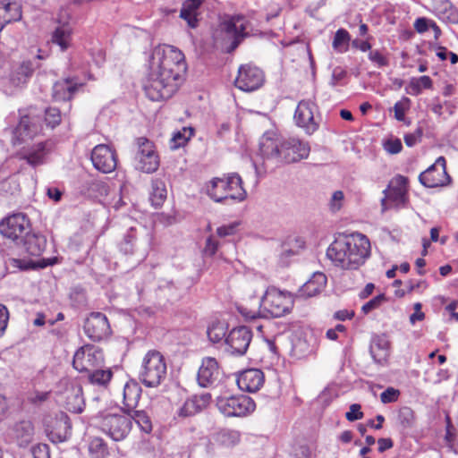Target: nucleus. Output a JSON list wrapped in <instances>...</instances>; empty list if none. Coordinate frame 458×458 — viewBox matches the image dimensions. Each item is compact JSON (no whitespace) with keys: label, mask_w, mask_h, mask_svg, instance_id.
<instances>
[{"label":"nucleus","mask_w":458,"mask_h":458,"mask_svg":"<svg viewBox=\"0 0 458 458\" xmlns=\"http://www.w3.org/2000/svg\"><path fill=\"white\" fill-rule=\"evenodd\" d=\"M140 235L143 236V238L140 242V245L144 247V250H143L144 252L142 255L144 257L151 244L152 237H151L150 233H148L147 232V230L143 229V228H141V230L140 232Z\"/></svg>","instance_id":"338daca9"},{"label":"nucleus","mask_w":458,"mask_h":458,"mask_svg":"<svg viewBox=\"0 0 458 458\" xmlns=\"http://www.w3.org/2000/svg\"><path fill=\"white\" fill-rule=\"evenodd\" d=\"M283 148L284 139L275 132H266L260 138L259 156L263 161L265 172L282 164Z\"/></svg>","instance_id":"0eeeda50"},{"label":"nucleus","mask_w":458,"mask_h":458,"mask_svg":"<svg viewBox=\"0 0 458 458\" xmlns=\"http://www.w3.org/2000/svg\"><path fill=\"white\" fill-rule=\"evenodd\" d=\"M89 453L91 458H106L109 454L106 444L100 437H93L90 440Z\"/></svg>","instance_id":"79ce46f5"},{"label":"nucleus","mask_w":458,"mask_h":458,"mask_svg":"<svg viewBox=\"0 0 458 458\" xmlns=\"http://www.w3.org/2000/svg\"><path fill=\"white\" fill-rule=\"evenodd\" d=\"M52 41L59 46L62 51L66 50L71 41L70 28L65 25L57 27L53 33Z\"/></svg>","instance_id":"4c0bfd02"},{"label":"nucleus","mask_w":458,"mask_h":458,"mask_svg":"<svg viewBox=\"0 0 458 458\" xmlns=\"http://www.w3.org/2000/svg\"><path fill=\"white\" fill-rule=\"evenodd\" d=\"M201 4L202 0H186L182 4L180 17L186 21L191 28H196L198 26L199 9Z\"/></svg>","instance_id":"cd10ccee"},{"label":"nucleus","mask_w":458,"mask_h":458,"mask_svg":"<svg viewBox=\"0 0 458 458\" xmlns=\"http://www.w3.org/2000/svg\"><path fill=\"white\" fill-rule=\"evenodd\" d=\"M141 388L136 382H128L123 387V403L128 411L135 409L140 398Z\"/></svg>","instance_id":"473e14b6"},{"label":"nucleus","mask_w":458,"mask_h":458,"mask_svg":"<svg viewBox=\"0 0 458 458\" xmlns=\"http://www.w3.org/2000/svg\"><path fill=\"white\" fill-rule=\"evenodd\" d=\"M370 255V242L360 233L343 235L335 239L327 248V258L342 269L356 270Z\"/></svg>","instance_id":"f03ea898"},{"label":"nucleus","mask_w":458,"mask_h":458,"mask_svg":"<svg viewBox=\"0 0 458 458\" xmlns=\"http://www.w3.org/2000/svg\"><path fill=\"white\" fill-rule=\"evenodd\" d=\"M84 332L94 342L101 341L108 336L111 329L106 315L100 312L91 313L85 320Z\"/></svg>","instance_id":"dca6fc26"},{"label":"nucleus","mask_w":458,"mask_h":458,"mask_svg":"<svg viewBox=\"0 0 458 458\" xmlns=\"http://www.w3.org/2000/svg\"><path fill=\"white\" fill-rule=\"evenodd\" d=\"M23 243L26 250L32 256H39L46 249L47 240L41 234L30 233V231L17 244Z\"/></svg>","instance_id":"c85d7f7f"},{"label":"nucleus","mask_w":458,"mask_h":458,"mask_svg":"<svg viewBox=\"0 0 458 458\" xmlns=\"http://www.w3.org/2000/svg\"><path fill=\"white\" fill-rule=\"evenodd\" d=\"M13 437L20 446L28 445L33 439L34 427L29 420L16 423L13 428Z\"/></svg>","instance_id":"c756f323"},{"label":"nucleus","mask_w":458,"mask_h":458,"mask_svg":"<svg viewBox=\"0 0 458 458\" xmlns=\"http://www.w3.org/2000/svg\"><path fill=\"white\" fill-rule=\"evenodd\" d=\"M248 26L249 21L242 15H234L223 21L213 34L215 45L227 53L233 52L249 36Z\"/></svg>","instance_id":"20e7f679"},{"label":"nucleus","mask_w":458,"mask_h":458,"mask_svg":"<svg viewBox=\"0 0 458 458\" xmlns=\"http://www.w3.org/2000/svg\"><path fill=\"white\" fill-rule=\"evenodd\" d=\"M293 307V299L289 293L270 287L260 300L259 310H252L240 307L239 311L246 319L251 320L259 317L267 316L280 318L290 313Z\"/></svg>","instance_id":"7ed1b4c3"},{"label":"nucleus","mask_w":458,"mask_h":458,"mask_svg":"<svg viewBox=\"0 0 458 458\" xmlns=\"http://www.w3.org/2000/svg\"><path fill=\"white\" fill-rule=\"evenodd\" d=\"M9 320V312L7 308L0 303V337L4 335Z\"/></svg>","instance_id":"13d9d810"},{"label":"nucleus","mask_w":458,"mask_h":458,"mask_svg":"<svg viewBox=\"0 0 458 458\" xmlns=\"http://www.w3.org/2000/svg\"><path fill=\"white\" fill-rule=\"evenodd\" d=\"M167 365L165 357L156 350L148 351L143 357L139 378L147 387H157L165 379Z\"/></svg>","instance_id":"423d86ee"},{"label":"nucleus","mask_w":458,"mask_h":458,"mask_svg":"<svg viewBox=\"0 0 458 458\" xmlns=\"http://www.w3.org/2000/svg\"><path fill=\"white\" fill-rule=\"evenodd\" d=\"M327 276L321 272H316L312 275L299 290V295L305 298L313 297L325 288L327 284Z\"/></svg>","instance_id":"bb28decb"},{"label":"nucleus","mask_w":458,"mask_h":458,"mask_svg":"<svg viewBox=\"0 0 458 458\" xmlns=\"http://www.w3.org/2000/svg\"><path fill=\"white\" fill-rule=\"evenodd\" d=\"M349 41L350 35L348 31L344 29H340L335 34L333 40V47L338 52H345L348 48Z\"/></svg>","instance_id":"c03bdc74"},{"label":"nucleus","mask_w":458,"mask_h":458,"mask_svg":"<svg viewBox=\"0 0 458 458\" xmlns=\"http://www.w3.org/2000/svg\"><path fill=\"white\" fill-rule=\"evenodd\" d=\"M236 382L241 390L254 393L263 386L264 374L258 369H247L238 376Z\"/></svg>","instance_id":"4be33fe9"},{"label":"nucleus","mask_w":458,"mask_h":458,"mask_svg":"<svg viewBox=\"0 0 458 458\" xmlns=\"http://www.w3.org/2000/svg\"><path fill=\"white\" fill-rule=\"evenodd\" d=\"M310 148L308 143L301 141L298 139H284V148L282 155V164L295 163L307 158Z\"/></svg>","instance_id":"aec40b11"},{"label":"nucleus","mask_w":458,"mask_h":458,"mask_svg":"<svg viewBox=\"0 0 458 458\" xmlns=\"http://www.w3.org/2000/svg\"><path fill=\"white\" fill-rule=\"evenodd\" d=\"M218 242L213 238V236H209L206 241V245L204 248V252L206 255L213 256L216 254L218 248Z\"/></svg>","instance_id":"0e129e2a"},{"label":"nucleus","mask_w":458,"mask_h":458,"mask_svg":"<svg viewBox=\"0 0 458 458\" xmlns=\"http://www.w3.org/2000/svg\"><path fill=\"white\" fill-rule=\"evenodd\" d=\"M128 411L129 413L127 416L131 418V421L134 420L140 428L146 433H149L151 431V421L144 411L132 409Z\"/></svg>","instance_id":"58836bf2"},{"label":"nucleus","mask_w":458,"mask_h":458,"mask_svg":"<svg viewBox=\"0 0 458 458\" xmlns=\"http://www.w3.org/2000/svg\"><path fill=\"white\" fill-rule=\"evenodd\" d=\"M317 106L307 100L299 102L294 114L296 124L303 128L307 133L311 134L318 128V123L315 120L314 112Z\"/></svg>","instance_id":"6ab92c4d"},{"label":"nucleus","mask_w":458,"mask_h":458,"mask_svg":"<svg viewBox=\"0 0 458 458\" xmlns=\"http://www.w3.org/2000/svg\"><path fill=\"white\" fill-rule=\"evenodd\" d=\"M226 331V324L225 322L216 320L211 322L208 326L207 335L212 343H218L225 338Z\"/></svg>","instance_id":"ea45409f"},{"label":"nucleus","mask_w":458,"mask_h":458,"mask_svg":"<svg viewBox=\"0 0 458 458\" xmlns=\"http://www.w3.org/2000/svg\"><path fill=\"white\" fill-rule=\"evenodd\" d=\"M397 420L403 427H409L413 420V411L409 407H403L399 410Z\"/></svg>","instance_id":"09e8293b"},{"label":"nucleus","mask_w":458,"mask_h":458,"mask_svg":"<svg viewBox=\"0 0 458 458\" xmlns=\"http://www.w3.org/2000/svg\"><path fill=\"white\" fill-rule=\"evenodd\" d=\"M36 66L31 61H24L14 68L11 74V81L15 86L24 85L31 77Z\"/></svg>","instance_id":"2f4dec72"},{"label":"nucleus","mask_w":458,"mask_h":458,"mask_svg":"<svg viewBox=\"0 0 458 458\" xmlns=\"http://www.w3.org/2000/svg\"><path fill=\"white\" fill-rule=\"evenodd\" d=\"M446 163L444 157L437 158L436 162L419 176L420 182L427 188L443 187L447 185L451 178L446 172Z\"/></svg>","instance_id":"9b49d317"},{"label":"nucleus","mask_w":458,"mask_h":458,"mask_svg":"<svg viewBox=\"0 0 458 458\" xmlns=\"http://www.w3.org/2000/svg\"><path fill=\"white\" fill-rule=\"evenodd\" d=\"M385 149L390 154H397L402 150V142L400 140H389L385 144Z\"/></svg>","instance_id":"680f3d73"},{"label":"nucleus","mask_w":458,"mask_h":458,"mask_svg":"<svg viewBox=\"0 0 458 458\" xmlns=\"http://www.w3.org/2000/svg\"><path fill=\"white\" fill-rule=\"evenodd\" d=\"M435 9L439 13H446L451 9L452 4L449 0H433Z\"/></svg>","instance_id":"774afa93"},{"label":"nucleus","mask_w":458,"mask_h":458,"mask_svg":"<svg viewBox=\"0 0 458 458\" xmlns=\"http://www.w3.org/2000/svg\"><path fill=\"white\" fill-rule=\"evenodd\" d=\"M252 338V333L247 327L232 329L225 338V350L232 355L242 356L246 353Z\"/></svg>","instance_id":"2eb2a0df"},{"label":"nucleus","mask_w":458,"mask_h":458,"mask_svg":"<svg viewBox=\"0 0 458 458\" xmlns=\"http://www.w3.org/2000/svg\"><path fill=\"white\" fill-rule=\"evenodd\" d=\"M85 403L82 395V388L80 386L72 387L71 394L66 396V408L73 413H81Z\"/></svg>","instance_id":"72a5a7b5"},{"label":"nucleus","mask_w":458,"mask_h":458,"mask_svg":"<svg viewBox=\"0 0 458 458\" xmlns=\"http://www.w3.org/2000/svg\"><path fill=\"white\" fill-rule=\"evenodd\" d=\"M237 225L238 224L236 223L222 225L216 229V233L219 237L233 235L236 233Z\"/></svg>","instance_id":"bf43d9fd"},{"label":"nucleus","mask_w":458,"mask_h":458,"mask_svg":"<svg viewBox=\"0 0 458 458\" xmlns=\"http://www.w3.org/2000/svg\"><path fill=\"white\" fill-rule=\"evenodd\" d=\"M193 133L194 130L191 127H183L182 130L175 131L170 141V148L177 149L184 146L193 136Z\"/></svg>","instance_id":"a19ab883"},{"label":"nucleus","mask_w":458,"mask_h":458,"mask_svg":"<svg viewBox=\"0 0 458 458\" xmlns=\"http://www.w3.org/2000/svg\"><path fill=\"white\" fill-rule=\"evenodd\" d=\"M361 406L358 403H353L350 406L349 411L346 412L345 417L349 421L358 420L363 418V412L360 411Z\"/></svg>","instance_id":"864d4df0"},{"label":"nucleus","mask_w":458,"mask_h":458,"mask_svg":"<svg viewBox=\"0 0 458 458\" xmlns=\"http://www.w3.org/2000/svg\"><path fill=\"white\" fill-rule=\"evenodd\" d=\"M206 191L216 202L227 199L242 201L247 196L242 178L236 173L229 174L223 178H213L207 183Z\"/></svg>","instance_id":"39448f33"},{"label":"nucleus","mask_w":458,"mask_h":458,"mask_svg":"<svg viewBox=\"0 0 458 458\" xmlns=\"http://www.w3.org/2000/svg\"><path fill=\"white\" fill-rule=\"evenodd\" d=\"M369 59L375 63L378 67L386 66L388 60L378 50H371L369 53Z\"/></svg>","instance_id":"6e6d98bb"},{"label":"nucleus","mask_w":458,"mask_h":458,"mask_svg":"<svg viewBox=\"0 0 458 458\" xmlns=\"http://www.w3.org/2000/svg\"><path fill=\"white\" fill-rule=\"evenodd\" d=\"M138 152L136 154L137 169L151 174L159 166V157L155 150L153 143L146 138L138 139Z\"/></svg>","instance_id":"f8f14e48"},{"label":"nucleus","mask_w":458,"mask_h":458,"mask_svg":"<svg viewBox=\"0 0 458 458\" xmlns=\"http://www.w3.org/2000/svg\"><path fill=\"white\" fill-rule=\"evenodd\" d=\"M218 363L215 358L206 357L199 369L197 380L200 386L208 387L215 384L219 377Z\"/></svg>","instance_id":"412c9836"},{"label":"nucleus","mask_w":458,"mask_h":458,"mask_svg":"<svg viewBox=\"0 0 458 458\" xmlns=\"http://www.w3.org/2000/svg\"><path fill=\"white\" fill-rule=\"evenodd\" d=\"M137 230L133 227H131L124 236L123 242L121 245V250L125 254H132L136 251L134 249V242L137 240Z\"/></svg>","instance_id":"a18cd8bd"},{"label":"nucleus","mask_w":458,"mask_h":458,"mask_svg":"<svg viewBox=\"0 0 458 458\" xmlns=\"http://www.w3.org/2000/svg\"><path fill=\"white\" fill-rule=\"evenodd\" d=\"M211 396L209 394L193 395L188 398L178 409V417L185 419L196 415L208 405Z\"/></svg>","instance_id":"5701e85b"},{"label":"nucleus","mask_w":458,"mask_h":458,"mask_svg":"<svg viewBox=\"0 0 458 458\" xmlns=\"http://www.w3.org/2000/svg\"><path fill=\"white\" fill-rule=\"evenodd\" d=\"M264 81L262 70L251 64H243L239 67L234 84L242 91H253L260 88Z\"/></svg>","instance_id":"ddd939ff"},{"label":"nucleus","mask_w":458,"mask_h":458,"mask_svg":"<svg viewBox=\"0 0 458 458\" xmlns=\"http://www.w3.org/2000/svg\"><path fill=\"white\" fill-rule=\"evenodd\" d=\"M152 191L150 193V201L152 206L159 208L166 199L167 191L165 182L162 180L156 179L152 181Z\"/></svg>","instance_id":"c9c22d12"},{"label":"nucleus","mask_w":458,"mask_h":458,"mask_svg":"<svg viewBox=\"0 0 458 458\" xmlns=\"http://www.w3.org/2000/svg\"><path fill=\"white\" fill-rule=\"evenodd\" d=\"M344 199V195L342 191H335L332 194V197H331V199L329 202L330 209L333 212H336V211L340 210V208L343 207Z\"/></svg>","instance_id":"3c124183"},{"label":"nucleus","mask_w":458,"mask_h":458,"mask_svg":"<svg viewBox=\"0 0 458 458\" xmlns=\"http://www.w3.org/2000/svg\"><path fill=\"white\" fill-rule=\"evenodd\" d=\"M407 178L403 175H397L389 185V189L384 192L386 198L393 201L396 206H404L407 201Z\"/></svg>","instance_id":"393cba45"},{"label":"nucleus","mask_w":458,"mask_h":458,"mask_svg":"<svg viewBox=\"0 0 458 458\" xmlns=\"http://www.w3.org/2000/svg\"><path fill=\"white\" fill-rule=\"evenodd\" d=\"M346 75L347 72L344 69L341 67H335L332 72L329 84L332 87H335L341 81H343L346 77Z\"/></svg>","instance_id":"4d7b16f0"},{"label":"nucleus","mask_w":458,"mask_h":458,"mask_svg":"<svg viewBox=\"0 0 458 458\" xmlns=\"http://www.w3.org/2000/svg\"><path fill=\"white\" fill-rule=\"evenodd\" d=\"M33 458H51L49 446L47 444H38L32 447Z\"/></svg>","instance_id":"603ef678"},{"label":"nucleus","mask_w":458,"mask_h":458,"mask_svg":"<svg viewBox=\"0 0 458 458\" xmlns=\"http://www.w3.org/2000/svg\"><path fill=\"white\" fill-rule=\"evenodd\" d=\"M113 373L110 369H95L89 374L90 383L98 386H106L112 378Z\"/></svg>","instance_id":"37998d69"},{"label":"nucleus","mask_w":458,"mask_h":458,"mask_svg":"<svg viewBox=\"0 0 458 458\" xmlns=\"http://www.w3.org/2000/svg\"><path fill=\"white\" fill-rule=\"evenodd\" d=\"M30 231V220L22 213L13 214L0 223L1 234L16 243L22 241Z\"/></svg>","instance_id":"1a4fd4ad"},{"label":"nucleus","mask_w":458,"mask_h":458,"mask_svg":"<svg viewBox=\"0 0 458 458\" xmlns=\"http://www.w3.org/2000/svg\"><path fill=\"white\" fill-rule=\"evenodd\" d=\"M9 265L13 267L19 268L21 270H27L33 267L31 262L26 261L20 259H10Z\"/></svg>","instance_id":"69168bd1"},{"label":"nucleus","mask_w":458,"mask_h":458,"mask_svg":"<svg viewBox=\"0 0 458 458\" xmlns=\"http://www.w3.org/2000/svg\"><path fill=\"white\" fill-rule=\"evenodd\" d=\"M185 69L184 55L170 45H159L153 50L150 72L144 85L147 97L152 101L167 99L177 89L176 81Z\"/></svg>","instance_id":"f257e3e1"},{"label":"nucleus","mask_w":458,"mask_h":458,"mask_svg":"<svg viewBox=\"0 0 458 458\" xmlns=\"http://www.w3.org/2000/svg\"><path fill=\"white\" fill-rule=\"evenodd\" d=\"M390 342L386 335H379L372 338L369 352L375 362L385 363L389 357Z\"/></svg>","instance_id":"a878e982"},{"label":"nucleus","mask_w":458,"mask_h":458,"mask_svg":"<svg viewBox=\"0 0 458 458\" xmlns=\"http://www.w3.org/2000/svg\"><path fill=\"white\" fill-rule=\"evenodd\" d=\"M81 86L75 78L60 80L53 86V98L57 101L70 100Z\"/></svg>","instance_id":"b1692460"},{"label":"nucleus","mask_w":458,"mask_h":458,"mask_svg":"<svg viewBox=\"0 0 458 458\" xmlns=\"http://www.w3.org/2000/svg\"><path fill=\"white\" fill-rule=\"evenodd\" d=\"M432 80L429 76L423 75L419 78H411L406 91L408 94L417 96L421 93L422 89H431Z\"/></svg>","instance_id":"e433bc0d"},{"label":"nucleus","mask_w":458,"mask_h":458,"mask_svg":"<svg viewBox=\"0 0 458 458\" xmlns=\"http://www.w3.org/2000/svg\"><path fill=\"white\" fill-rule=\"evenodd\" d=\"M99 428L113 440L121 441L131 428V418L125 414H106L101 419Z\"/></svg>","instance_id":"9d476101"},{"label":"nucleus","mask_w":458,"mask_h":458,"mask_svg":"<svg viewBox=\"0 0 458 458\" xmlns=\"http://www.w3.org/2000/svg\"><path fill=\"white\" fill-rule=\"evenodd\" d=\"M48 396L49 392H34L29 395L28 400L30 403L38 405L47 401Z\"/></svg>","instance_id":"052dcab7"},{"label":"nucleus","mask_w":458,"mask_h":458,"mask_svg":"<svg viewBox=\"0 0 458 458\" xmlns=\"http://www.w3.org/2000/svg\"><path fill=\"white\" fill-rule=\"evenodd\" d=\"M45 121L48 126L55 128L61 122V114L57 108L50 107L46 110Z\"/></svg>","instance_id":"de8ad7c7"},{"label":"nucleus","mask_w":458,"mask_h":458,"mask_svg":"<svg viewBox=\"0 0 458 458\" xmlns=\"http://www.w3.org/2000/svg\"><path fill=\"white\" fill-rule=\"evenodd\" d=\"M411 106L410 98L403 97L400 101L396 102L394 106V118L398 121H404L405 113Z\"/></svg>","instance_id":"49530a36"},{"label":"nucleus","mask_w":458,"mask_h":458,"mask_svg":"<svg viewBox=\"0 0 458 458\" xmlns=\"http://www.w3.org/2000/svg\"><path fill=\"white\" fill-rule=\"evenodd\" d=\"M216 406L226 417H243L255 410L254 402L246 395L219 396Z\"/></svg>","instance_id":"6e6552de"},{"label":"nucleus","mask_w":458,"mask_h":458,"mask_svg":"<svg viewBox=\"0 0 458 458\" xmlns=\"http://www.w3.org/2000/svg\"><path fill=\"white\" fill-rule=\"evenodd\" d=\"M91 161L97 170L105 174L113 172L117 165L114 151L104 144L98 145L93 148Z\"/></svg>","instance_id":"a211bd4d"},{"label":"nucleus","mask_w":458,"mask_h":458,"mask_svg":"<svg viewBox=\"0 0 458 458\" xmlns=\"http://www.w3.org/2000/svg\"><path fill=\"white\" fill-rule=\"evenodd\" d=\"M46 146L43 141L38 142L23 153V158L32 166L43 164L46 156Z\"/></svg>","instance_id":"f704fd0d"},{"label":"nucleus","mask_w":458,"mask_h":458,"mask_svg":"<svg viewBox=\"0 0 458 458\" xmlns=\"http://www.w3.org/2000/svg\"><path fill=\"white\" fill-rule=\"evenodd\" d=\"M386 301V296L384 294H379L368 302H366L362 307L361 310L364 314H368L370 311L377 309L384 301Z\"/></svg>","instance_id":"8fccbe9b"},{"label":"nucleus","mask_w":458,"mask_h":458,"mask_svg":"<svg viewBox=\"0 0 458 458\" xmlns=\"http://www.w3.org/2000/svg\"><path fill=\"white\" fill-rule=\"evenodd\" d=\"M104 360L103 352L90 345L80 348L73 356V368L80 372H92Z\"/></svg>","instance_id":"4468645a"},{"label":"nucleus","mask_w":458,"mask_h":458,"mask_svg":"<svg viewBox=\"0 0 458 458\" xmlns=\"http://www.w3.org/2000/svg\"><path fill=\"white\" fill-rule=\"evenodd\" d=\"M422 130L417 129L413 133H409L404 136V142L408 147L414 146L421 138Z\"/></svg>","instance_id":"e2e57ef3"},{"label":"nucleus","mask_w":458,"mask_h":458,"mask_svg":"<svg viewBox=\"0 0 458 458\" xmlns=\"http://www.w3.org/2000/svg\"><path fill=\"white\" fill-rule=\"evenodd\" d=\"M399 396V391L393 388L388 387L386 390L381 393L380 400L383 403H393L397 400Z\"/></svg>","instance_id":"5fc2aeb1"},{"label":"nucleus","mask_w":458,"mask_h":458,"mask_svg":"<svg viewBox=\"0 0 458 458\" xmlns=\"http://www.w3.org/2000/svg\"><path fill=\"white\" fill-rule=\"evenodd\" d=\"M21 17V6L18 3L0 2V22H3V28L12 21H19Z\"/></svg>","instance_id":"7c9ffc66"},{"label":"nucleus","mask_w":458,"mask_h":458,"mask_svg":"<svg viewBox=\"0 0 458 458\" xmlns=\"http://www.w3.org/2000/svg\"><path fill=\"white\" fill-rule=\"evenodd\" d=\"M40 131L38 119L30 115H22L20 118L18 125L12 129V143L18 145L31 140Z\"/></svg>","instance_id":"f3484780"}]
</instances>
